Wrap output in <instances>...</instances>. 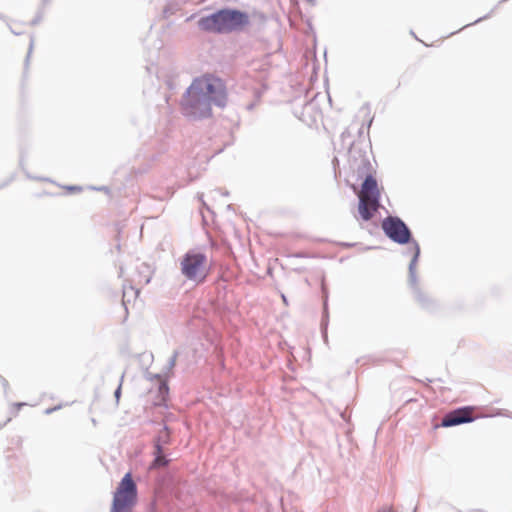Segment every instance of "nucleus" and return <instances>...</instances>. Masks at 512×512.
<instances>
[{"label": "nucleus", "instance_id": "nucleus-11", "mask_svg": "<svg viewBox=\"0 0 512 512\" xmlns=\"http://www.w3.org/2000/svg\"><path fill=\"white\" fill-rule=\"evenodd\" d=\"M120 390H121V388H120V387H118V389H117V390H116V392H115V395H116V397H117V398H119Z\"/></svg>", "mask_w": 512, "mask_h": 512}, {"label": "nucleus", "instance_id": "nucleus-10", "mask_svg": "<svg viewBox=\"0 0 512 512\" xmlns=\"http://www.w3.org/2000/svg\"><path fill=\"white\" fill-rule=\"evenodd\" d=\"M175 355H172V356H169V358L167 359V363H168V367H167V372L171 371V369L173 368L174 364H175Z\"/></svg>", "mask_w": 512, "mask_h": 512}, {"label": "nucleus", "instance_id": "nucleus-2", "mask_svg": "<svg viewBox=\"0 0 512 512\" xmlns=\"http://www.w3.org/2000/svg\"><path fill=\"white\" fill-rule=\"evenodd\" d=\"M357 172L365 176L358 196V213L363 221L371 220L380 208L381 189L374 176V168L369 160L358 166Z\"/></svg>", "mask_w": 512, "mask_h": 512}, {"label": "nucleus", "instance_id": "nucleus-7", "mask_svg": "<svg viewBox=\"0 0 512 512\" xmlns=\"http://www.w3.org/2000/svg\"><path fill=\"white\" fill-rule=\"evenodd\" d=\"M473 413L474 408L470 406L453 410L444 416L441 426L451 427L463 423H469L474 419Z\"/></svg>", "mask_w": 512, "mask_h": 512}, {"label": "nucleus", "instance_id": "nucleus-5", "mask_svg": "<svg viewBox=\"0 0 512 512\" xmlns=\"http://www.w3.org/2000/svg\"><path fill=\"white\" fill-rule=\"evenodd\" d=\"M137 503V486L130 472L122 478L113 494L110 512H133Z\"/></svg>", "mask_w": 512, "mask_h": 512}, {"label": "nucleus", "instance_id": "nucleus-12", "mask_svg": "<svg viewBox=\"0 0 512 512\" xmlns=\"http://www.w3.org/2000/svg\"><path fill=\"white\" fill-rule=\"evenodd\" d=\"M156 362H159V359H157V360H156L155 358H153V359H152V363L154 364V363H156Z\"/></svg>", "mask_w": 512, "mask_h": 512}, {"label": "nucleus", "instance_id": "nucleus-13", "mask_svg": "<svg viewBox=\"0 0 512 512\" xmlns=\"http://www.w3.org/2000/svg\"><path fill=\"white\" fill-rule=\"evenodd\" d=\"M282 299H283L284 302H286V298H285L284 295H282Z\"/></svg>", "mask_w": 512, "mask_h": 512}, {"label": "nucleus", "instance_id": "nucleus-6", "mask_svg": "<svg viewBox=\"0 0 512 512\" xmlns=\"http://www.w3.org/2000/svg\"><path fill=\"white\" fill-rule=\"evenodd\" d=\"M385 234L397 243H407L410 239V231L405 223L396 217H388L382 222Z\"/></svg>", "mask_w": 512, "mask_h": 512}, {"label": "nucleus", "instance_id": "nucleus-4", "mask_svg": "<svg viewBox=\"0 0 512 512\" xmlns=\"http://www.w3.org/2000/svg\"><path fill=\"white\" fill-rule=\"evenodd\" d=\"M179 265L182 275L196 285L204 283L212 270L208 256L198 249L187 251L180 259Z\"/></svg>", "mask_w": 512, "mask_h": 512}, {"label": "nucleus", "instance_id": "nucleus-3", "mask_svg": "<svg viewBox=\"0 0 512 512\" xmlns=\"http://www.w3.org/2000/svg\"><path fill=\"white\" fill-rule=\"evenodd\" d=\"M248 24V14L234 9L219 10L198 21L201 30L214 33H230L240 30Z\"/></svg>", "mask_w": 512, "mask_h": 512}, {"label": "nucleus", "instance_id": "nucleus-1", "mask_svg": "<svg viewBox=\"0 0 512 512\" xmlns=\"http://www.w3.org/2000/svg\"><path fill=\"white\" fill-rule=\"evenodd\" d=\"M226 100L223 82L214 77L204 76L196 79L182 100L186 115L206 117L211 114V104L224 106Z\"/></svg>", "mask_w": 512, "mask_h": 512}, {"label": "nucleus", "instance_id": "nucleus-9", "mask_svg": "<svg viewBox=\"0 0 512 512\" xmlns=\"http://www.w3.org/2000/svg\"><path fill=\"white\" fill-rule=\"evenodd\" d=\"M168 464V460L163 454L162 447L159 443L155 444V459L152 463L153 468L164 467Z\"/></svg>", "mask_w": 512, "mask_h": 512}, {"label": "nucleus", "instance_id": "nucleus-8", "mask_svg": "<svg viewBox=\"0 0 512 512\" xmlns=\"http://www.w3.org/2000/svg\"><path fill=\"white\" fill-rule=\"evenodd\" d=\"M153 393L154 392L152 390L149 391L152 404L155 406L165 405L169 394L167 383L165 381H159L155 396H153Z\"/></svg>", "mask_w": 512, "mask_h": 512}]
</instances>
